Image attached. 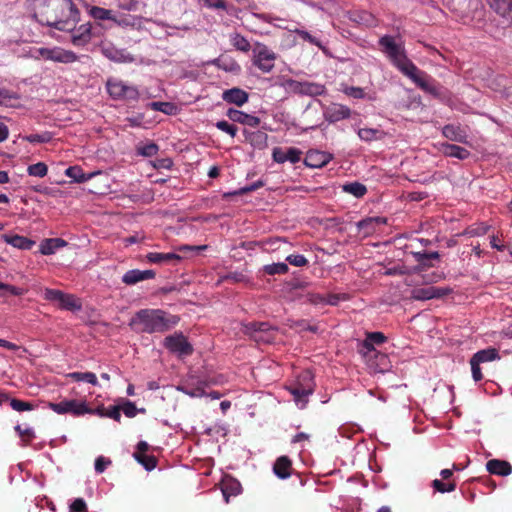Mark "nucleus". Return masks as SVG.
I'll return each mask as SVG.
<instances>
[{
    "mask_svg": "<svg viewBox=\"0 0 512 512\" xmlns=\"http://www.w3.org/2000/svg\"><path fill=\"white\" fill-rule=\"evenodd\" d=\"M79 11L72 0H44L39 13L43 25L65 31L78 20Z\"/></svg>",
    "mask_w": 512,
    "mask_h": 512,
    "instance_id": "f257e3e1",
    "label": "nucleus"
},
{
    "mask_svg": "<svg viewBox=\"0 0 512 512\" xmlns=\"http://www.w3.org/2000/svg\"><path fill=\"white\" fill-rule=\"evenodd\" d=\"M178 321L176 316L167 317L160 309H142L131 319L129 325L138 333L165 332Z\"/></svg>",
    "mask_w": 512,
    "mask_h": 512,
    "instance_id": "f03ea898",
    "label": "nucleus"
},
{
    "mask_svg": "<svg viewBox=\"0 0 512 512\" xmlns=\"http://www.w3.org/2000/svg\"><path fill=\"white\" fill-rule=\"evenodd\" d=\"M379 45L383 53L391 60V62L406 76L416 71L414 63L408 59L404 47L397 43L394 37L385 35L379 39Z\"/></svg>",
    "mask_w": 512,
    "mask_h": 512,
    "instance_id": "7ed1b4c3",
    "label": "nucleus"
},
{
    "mask_svg": "<svg viewBox=\"0 0 512 512\" xmlns=\"http://www.w3.org/2000/svg\"><path fill=\"white\" fill-rule=\"evenodd\" d=\"M379 45L383 53L391 60V62L406 76L416 71L414 63L408 59L404 47L397 43L394 37L385 35L379 39Z\"/></svg>",
    "mask_w": 512,
    "mask_h": 512,
    "instance_id": "20e7f679",
    "label": "nucleus"
},
{
    "mask_svg": "<svg viewBox=\"0 0 512 512\" xmlns=\"http://www.w3.org/2000/svg\"><path fill=\"white\" fill-rule=\"evenodd\" d=\"M276 332L277 328L267 322H253L244 326V333L259 344L272 343Z\"/></svg>",
    "mask_w": 512,
    "mask_h": 512,
    "instance_id": "39448f33",
    "label": "nucleus"
},
{
    "mask_svg": "<svg viewBox=\"0 0 512 512\" xmlns=\"http://www.w3.org/2000/svg\"><path fill=\"white\" fill-rule=\"evenodd\" d=\"M276 54L266 45L256 43L253 48V64L263 73H269L275 66Z\"/></svg>",
    "mask_w": 512,
    "mask_h": 512,
    "instance_id": "423d86ee",
    "label": "nucleus"
},
{
    "mask_svg": "<svg viewBox=\"0 0 512 512\" xmlns=\"http://www.w3.org/2000/svg\"><path fill=\"white\" fill-rule=\"evenodd\" d=\"M107 91L113 99H137L139 92L133 86H128L120 80L109 79Z\"/></svg>",
    "mask_w": 512,
    "mask_h": 512,
    "instance_id": "0eeeda50",
    "label": "nucleus"
},
{
    "mask_svg": "<svg viewBox=\"0 0 512 512\" xmlns=\"http://www.w3.org/2000/svg\"><path fill=\"white\" fill-rule=\"evenodd\" d=\"M165 347L172 353L177 354L180 357L188 356L193 353L192 345L182 335H171L164 340Z\"/></svg>",
    "mask_w": 512,
    "mask_h": 512,
    "instance_id": "6e6552de",
    "label": "nucleus"
},
{
    "mask_svg": "<svg viewBox=\"0 0 512 512\" xmlns=\"http://www.w3.org/2000/svg\"><path fill=\"white\" fill-rule=\"evenodd\" d=\"M49 407L58 414L73 413L74 415H83L91 412L84 403H78L76 400L49 403Z\"/></svg>",
    "mask_w": 512,
    "mask_h": 512,
    "instance_id": "1a4fd4ad",
    "label": "nucleus"
},
{
    "mask_svg": "<svg viewBox=\"0 0 512 512\" xmlns=\"http://www.w3.org/2000/svg\"><path fill=\"white\" fill-rule=\"evenodd\" d=\"M39 54L47 60H52L61 63H72L77 61L78 59V56L74 52L63 50L60 48H40Z\"/></svg>",
    "mask_w": 512,
    "mask_h": 512,
    "instance_id": "9d476101",
    "label": "nucleus"
},
{
    "mask_svg": "<svg viewBox=\"0 0 512 512\" xmlns=\"http://www.w3.org/2000/svg\"><path fill=\"white\" fill-rule=\"evenodd\" d=\"M302 152L294 147H290L287 151H284L280 147H275L272 152L273 160L277 163H284L289 161L291 163H297L300 161Z\"/></svg>",
    "mask_w": 512,
    "mask_h": 512,
    "instance_id": "9b49d317",
    "label": "nucleus"
},
{
    "mask_svg": "<svg viewBox=\"0 0 512 512\" xmlns=\"http://www.w3.org/2000/svg\"><path fill=\"white\" fill-rule=\"evenodd\" d=\"M226 115L231 121L250 127H257L261 122L259 117L247 114L234 108H229Z\"/></svg>",
    "mask_w": 512,
    "mask_h": 512,
    "instance_id": "f8f14e48",
    "label": "nucleus"
},
{
    "mask_svg": "<svg viewBox=\"0 0 512 512\" xmlns=\"http://www.w3.org/2000/svg\"><path fill=\"white\" fill-rule=\"evenodd\" d=\"M72 31L71 41L75 46H85L92 38V26L90 23L82 24Z\"/></svg>",
    "mask_w": 512,
    "mask_h": 512,
    "instance_id": "ddd939ff",
    "label": "nucleus"
},
{
    "mask_svg": "<svg viewBox=\"0 0 512 512\" xmlns=\"http://www.w3.org/2000/svg\"><path fill=\"white\" fill-rule=\"evenodd\" d=\"M350 115L351 110L347 106L341 104H332L324 113L325 119L330 123L347 119Z\"/></svg>",
    "mask_w": 512,
    "mask_h": 512,
    "instance_id": "4468645a",
    "label": "nucleus"
},
{
    "mask_svg": "<svg viewBox=\"0 0 512 512\" xmlns=\"http://www.w3.org/2000/svg\"><path fill=\"white\" fill-rule=\"evenodd\" d=\"M102 54L111 61L115 62H131L133 57L127 54L124 50L117 49L111 44L101 45Z\"/></svg>",
    "mask_w": 512,
    "mask_h": 512,
    "instance_id": "2eb2a0df",
    "label": "nucleus"
},
{
    "mask_svg": "<svg viewBox=\"0 0 512 512\" xmlns=\"http://www.w3.org/2000/svg\"><path fill=\"white\" fill-rule=\"evenodd\" d=\"M408 78H410L418 87H420L422 90H424L427 93H430L434 96L439 95L438 89L431 85L426 79H425V73L420 71L416 67V71L411 70V74L406 75Z\"/></svg>",
    "mask_w": 512,
    "mask_h": 512,
    "instance_id": "dca6fc26",
    "label": "nucleus"
},
{
    "mask_svg": "<svg viewBox=\"0 0 512 512\" xmlns=\"http://www.w3.org/2000/svg\"><path fill=\"white\" fill-rule=\"evenodd\" d=\"M249 98V94L240 89V88H231L228 90H225L222 94V99L231 104H235L237 106L244 105Z\"/></svg>",
    "mask_w": 512,
    "mask_h": 512,
    "instance_id": "f3484780",
    "label": "nucleus"
},
{
    "mask_svg": "<svg viewBox=\"0 0 512 512\" xmlns=\"http://www.w3.org/2000/svg\"><path fill=\"white\" fill-rule=\"evenodd\" d=\"M331 159V156L325 152L311 150L307 153L304 164L311 168H321L326 165Z\"/></svg>",
    "mask_w": 512,
    "mask_h": 512,
    "instance_id": "a211bd4d",
    "label": "nucleus"
},
{
    "mask_svg": "<svg viewBox=\"0 0 512 512\" xmlns=\"http://www.w3.org/2000/svg\"><path fill=\"white\" fill-rule=\"evenodd\" d=\"M486 469L489 473L508 476L512 473V466L509 462L499 459H491L486 463Z\"/></svg>",
    "mask_w": 512,
    "mask_h": 512,
    "instance_id": "6ab92c4d",
    "label": "nucleus"
},
{
    "mask_svg": "<svg viewBox=\"0 0 512 512\" xmlns=\"http://www.w3.org/2000/svg\"><path fill=\"white\" fill-rule=\"evenodd\" d=\"M155 277V272L153 270H129L127 271L122 281L127 285H133L136 284L139 281L146 280V279H153Z\"/></svg>",
    "mask_w": 512,
    "mask_h": 512,
    "instance_id": "aec40b11",
    "label": "nucleus"
},
{
    "mask_svg": "<svg viewBox=\"0 0 512 512\" xmlns=\"http://www.w3.org/2000/svg\"><path fill=\"white\" fill-rule=\"evenodd\" d=\"M1 239L7 244L12 245L15 248L22 250H30L34 245L35 241L20 235H1Z\"/></svg>",
    "mask_w": 512,
    "mask_h": 512,
    "instance_id": "412c9836",
    "label": "nucleus"
},
{
    "mask_svg": "<svg viewBox=\"0 0 512 512\" xmlns=\"http://www.w3.org/2000/svg\"><path fill=\"white\" fill-rule=\"evenodd\" d=\"M292 471V461L288 456H280L274 463L273 472L280 479L290 477Z\"/></svg>",
    "mask_w": 512,
    "mask_h": 512,
    "instance_id": "4be33fe9",
    "label": "nucleus"
},
{
    "mask_svg": "<svg viewBox=\"0 0 512 512\" xmlns=\"http://www.w3.org/2000/svg\"><path fill=\"white\" fill-rule=\"evenodd\" d=\"M290 393L293 395L294 400L297 404H301V407H305L308 402V397L313 393V387H304L301 384H297L294 387L289 388Z\"/></svg>",
    "mask_w": 512,
    "mask_h": 512,
    "instance_id": "5701e85b",
    "label": "nucleus"
},
{
    "mask_svg": "<svg viewBox=\"0 0 512 512\" xmlns=\"http://www.w3.org/2000/svg\"><path fill=\"white\" fill-rule=\"evenodd\" d=\"M385 223H386V218L368 217V218H365V219L357 222L356 226L359 231H363L364 234L367 236V235L374 233L377 226H379L381 224H385Z\"/></svg>",
    "mask_w": 512,
    "mask_h": 512,
    "instance_id": "b1692460",
    "label": "nucleus"
},
{
    "mask_svg": "<svg viewBox=\"0 0 512 512\" xmlns=\"http://www.w3.org/2000/svg\"><path fill=\"white\" fill-rule=\"evenodd\" d=\"M442 152L445 156L459 160L467 159L470 156V152L466 148L448 143L442 144Z\"/></svg>",
    "mask_w": 512,
    "mask_h": 512,
    "instance_id": "393cba45",
    "label": "nucleus"
},
{
    "mask_svg": "<svg viewBox=\"0 0 512 512\" xmlns=\"http://www.w3.org/2000/svg\"><path fill=\"white\" fill-rule=\"evenodd\" d=\"M66 244V241L61 238L45 239L40 244V252L43 255H51L58 248L64 247Z\"/></svg>",
    "mask_w": 512,
    "mask_h": 512,
    "instance_id": "a878e982",
    "label": "nucleus"
},
{
    "mask_svg": "<svg viewBox=\"0 0 512 512\" xmlns=\"http://www.w3.org/2000/svg\"><path fill=\"white\" fill-rule=\"evenodd\" d=\"M347 16L350 21H353V22L361 24V25H365V26L375 25L374 16L367 11L348 12Z\"/></svg>",
    "mask_w": 512,
    "mask_h": 512,
    "instance_id": "bb28decb",
    "label": "nucleus"
},
{
    "mask_svg": "<svg viewBox=\"0 0 512 512\" xmlns=\"http://www.w3.org/2000/svg\"><path fill=\"white\" fill-rule=\"evenodd\" d=\"M147 260L151 263L160 264L163 262H180L182 260V257L179 254L176 253H158V252H151L148 253L146 256Z\"/></svg>",
    "mask_w": 512,
    "mask_h": 512,
    "instance_id": "cd10ccee",
    "label": "nucleus"
},
{
    "mask_svg": "<svg viewBox=\"0 0 512 512\" xmlns=\"http://www.w3.org/2000/svg\"><path fill=\"white\" fill-rule=\"evenodd\" d=\"M490 6L502 17L512 18V0H490Z\"/></svg>",
    "mask_w": 512,
    "mask_h": 512,
    "instance_id": "c85d7f7f",
    "label": "nucleus"
},
{
    "mask_svg": "<svg viewBox=\"0 0 512 512\" xmlns=\"http://www.w3.org/2000/svg\"><path fill=\"white\" fill-rule=\"evenodd\" d=\"M246 133V140L253 146L259 149L267 147L268 135L263 131H254Z\"/></svg>",
    "mask_w": 512,
    "mask_h": 512,
    "instance_id": "c756f323",
    "label": "nucleus"
},
{
    "mask_svg": "<svg viewBox=\"0 0 512 512\" xmlns=\"http://www.w3.org/2000/svg\"><path fill=\"white\" fill-rule=\"evenodd\" d=\"M325 92H326V87L323 84L304 81L301 95H307V96L314 97V96L323 95Z\"/></svg>",
    "mask_w": 512,
    "mask_h": 512,
    "instance_id": "7c9ffc66",
    "label": "nucleus"
},
{
    "mask_svg": "<svg viewBox=\"0 0 512 512\" xmlns=\"http://www.w3.org/2000/svg\"><path fill=\"white\" fill-rule=\"evenodd\" d=\"M59 306L62 309L77 311L80 310L82 305L74 295L62 293V297L59 301Z\"/></svg>",
    "mask_w": 512,
    "mask_h": 512,
    "instance_id": "2f4dec72",
    "label": "nucleus"
},
{
    "mask_svg": "<svg viewBox=\"0 0 512 512\" xmlns=\"http://www.w3.org/2000/svg\"><path fill=\"white\" fill-rule=\"evenodd\" d=\"M222 494L225 501L228 503L231 496L238 495L241 491L239 482L234 480H228L222 483Z\"/></svg>",
    "mask_w": 512,
    "mask_h": 512,
    "instance_id": "473e14b6",
    "label": "nucleus"
},
{
    "mask_svg": "<svg viewBox=\"0 0 512 512\" xmlns=\"http://www.w3.org/2000/svg\"><path fill=\"white\" fill-rule=\"evenodd\" d=\"M134 459L140 463L147 471L153 470L157 465V459L153 455H146L145 453L134 452Z\"/></svg>",
    "mask_w": 512,
    "mask_h": 512,
    "instance_id": "72a5a7b5",
    "label": "nucleus"
},
{
    "mask_svg": "<svg viewBox=\"0 0 512 512\" xmlns=\"http://www.w3.org/2000/svg\"><path fill=\"white\" fill-rule=\"evenodd\" d=\"M472 358L479 363H484L488 361H493L499 358V353L495 348H488L484 350H480L475 353Z\"/></svg>",
    "mask_w": 512,
    "mask_h": 512,
    "instance_id": "f704fd0d",
    "label": "nucleus"
},
{
    "mask_svg": "<svg viewBox=\"0 0 512 512\" xmlns=\"http://www.w3.org/2000/svg\"><path fill=\"white\" fill-rule=\"evenodd\" d=\"M368 364L376 371V372H384L388 366V357L387 355L377 352V355L372 357V360L368 362Z\"/></svg>",
    "mask_w": 512,
    "mask_h": 512,
    "instance_id": "c9c22d12",
    "label": "nucleus"
},
{
    "mask_svg": "<svg viewBox=\"0 0 512 512\" xmlns=\"http://www.w3.org/2000/svg\"><path fill=\"white\" fill-rule=\"evenodd\" d=\"M67 376L77 382L86 381L93 386H96L98 384L97 377L92 372H72L69 373Z\"/></svg>",
    "mask_w": 512,
    "mask_h": 512,
    "instance_id": "e433bc0d",
    "label": "nucleus"
},
{
    "mask_svg": "<svg viewBox=\"0 0 512 512\" xmlns=\"http://www.w3.org/2000/svg\"><path fill=\"white\" fill-rule=\"evenodd\" d=\"M342 188H343V191L350 193L357 198L363 197L367 192L366 186L359 182L345 184V185H343Z\"/></svg>",
    "mask_w": 512,
    "mask_h": 512,
    "instance_id": "4c0bfd02",
    "label": "nucleus"
},
{
    "mask_svg": "<svg viewBox=\"0 0 512 512\" xmlns=\"http://www.w3.org/2000/svg\"><path fill=\"white\" fill-rule=\"evenodd\" d=\"M149 107L154 111H160L167 115H172L175 113L177 107L171 102H161L155 101L149 104Z\"/></svg>",
    "mask_w": 512,
    "mask_h": 512,
    "instance_id": "58836bf2",
    "label": "nucleus"
},
{
    "mask_svg": "<svg viewBox=\"0 0 512 512\" xmlns=\"http://www.w3.org/2000/svg\"><path fill=\"white\" fill-rule=\"evenodd\" d=\"M203 386H204V383L200 382L198 386L193 387V388H189L186 385H178L176 387V389L178 391L185 393L186 395H188L190 397H203L206 395Z\"/></svg>",
    "mask_w": 512,
    "mask_h": 512,
    "instance_id": "ea45409f",
    "label": "nucleus"
},
{
    "mask_svg": "<svg viewBox=\"0 0 512 512\" xmlns=\"http://www.w3.org/2000/svg\"><path fill=\"white\" fill-rule=\"evenodd\" d=\"M433 286L425 288H415L411 291V298L414 300H429L433 299Z\"/></svg>",
    "mask_w": 512,
    "mask_h": 512,
    "instance_id": "a19ab883",
    "label": "nucleus"
},
{
    "mask_svg": "<svg viewBox=\"0 0 512 512\" xmlns=\"http://www.w3.org/2000/svg\"><path fill=\"white\" fill-rule=\"evenodd\" d=\"M231 42L237 50L242 52H248L251 48L249 41L239 33L231 35Z\"/></svg>",
    "mask_w": 512,
    "mask_h": 512,
    "instance_id": "79ce46f5",
    "label": "nucleus"
},
{
    "mask_svg": "<svg viewBox=\"0 0 512 512\" xmlns=\"http://www.w3.org/2000/svg\"><path fill=\"white\" fill-rule=\"evenodd\" d=\"M65 174L72 178L75 182L77 183H83L85 181H87L91 176H86L83 172H82V169L78 166H71V167H68L65 171Z\"/></svg>",
    "mask_w": 512,
    "mask_h": 512,
    "instance_id": "37998d69",
    "label": "nucleus"
},
{
    "mask_svg": "<svg viewBox=\"0 0 512 512\" xmlns=\"http://www.w3.org/2000/svg\"><path fill=\"white\" fill-rule=\"evenodd\" d=\"M27 172L30 176L42 178L47 175L48 167L45 163L38 162L36 164L28 166Z\"/></svg>",
    "mask_w": 512,
    "mask_h": 512,
    "instance_id": "c03bdc74",
    "label": "nucleus"
},
{
    "mask_svg": "<svg viewBox=\"0 0 512 512\" xmlns=\"http://www.w3.org/2000/svg\"><path fill=\"white\" fill-rule=\"evenodd\" d=\"M382 132L378 129L373 128H362L358 131V136L364 141H372L379 139Z\"/></svg>",
    "mask_w": 512,
    "mask_h": 512,
    "instance_id": "a18cd8bd",
    "label": "nucleus"
},
{
    "mask_svg": "<svg viewBox=\"0 0 512 512\" xmlns=\"http://www.w3.org/2000/svg\"><path fill=\"white\" fill-rule=\"evenodd\" d=\"M288 265L283 262L265 265L263 270L268 275L285 274L288 271Z\"/></svg>",
    "mask_w": 512,
    "mask_h": 512,
    "instance_id": "49530a36",
    "label": "nucleus"
},
{
    "mask_svg": "<svg viewBox=\"0 0 512 512\" xmlns=\"http://www.w3.org/2000/svg\"><path fill=\"white\" fill-rule=\"evenodd\" d=\"M90 14L94 19L97 20H109L113 19V14L111 10L102 8V7H92L90 10Z\"/></svg>",
    "mask_w": 512,
    "mask_h": 512,
    "instance_id": "de8ad7c7",
    "label": "nucleus"
},
{
    "mask_svg": "<svg viewBox=\"0 0 512 512\" xmlns=\"http://www.w3.org/2000/svg\"><path fill=\"white\" fill-rule=\"evenodd\" d=\"M120 411H123L125 416L132 418V417L136 416L137 412L144 413L145 409L144 408L137 409V407L135 406V404L133 402L126 400L122 405H120Z\"/></svg>",
    "mask_w": 512,
    "mask_h": 512,
    "instance_id": "09e8293b",
    "label": "nucleus"
},
{
    "mask_svg": "<svg viewBox=\"0 0 512 512\" xmlns=\"http://www.w3.org/2000/svg\"><path fill=\"white\" fill-rule=\"evenodd\" d=\"M432 487L435 491L440 493L452 492L456 489L455 482L444 483L439 479H435L432 481Z\"/></svg>",
    "mask_w": 512,
    "mask_h": 512,
    "instance_id": "8fccbe9b",
    "label": "nucleus"
},
{
    "mask_svg": "<svg viewBox=\"0 0 512 512\" xmlns=\"http://www.w3.org/2000/svg\"><path fill=\"white\" fill-rule=\"evenodd\" d=\"M7 294L20 296L24 294V290L22 288L0 282V296L3 297Z\"/></svg>",
    "mask_w": 512,
    "mask_h": 512,
    "instance_id": "3c124183",
    "label": "nucleus"
},
{
    "mask_svg": "<svg viewBox=\"0 0 512 512\" xmlns=\"http://www.w3.org/2000/svg\"><path fill=\"white\" fill-rule=\"evenodd\" d=\"M488 229H489L488 225H486L485 223H479V224L468 227L465 230L464 234L472 236V237L481 236V235L486 234Z\"/></svg>",
    "mask_w": 512,
    "mask_h": 512,
    "instance_id": "603ef678",
    "label": "nucleus"
},
{
    "mask_svg": "<svg viewBox=\"0 0 512 512\" xmlns=\"http://www.w3.org/2000/svg\"><path fill=\"white\" fill-rule=\"evenodd\" d=\"M30 143H47L51 141L52 134L50 132H44L42 134H31L23 138Z\"/></svg>",
    "mask_w": 512,
    "mask_h": 512,
    "instance_id": "864d4df0",
    "label": "nucleus"
},
{
    "mask_svg": "<svg viewBox=\"0 0 512 512\" xmlns=\"http://www.w3.org/2000/svg\"><path fill=\"white\" fill-rule=\"evenodd\" d=\"M284 88L294 94L301 95V91L303 88V82L293 80V79H287L283 83Z\"/></svg>",
    "mask_w": 512,
    "mask_h": 512,
    "instance_id": "5fc2aeb1",
    "label": "nucleus"
},
{
    "mask_svg": "<svg viewBox=\"0 0 512 512\" xmlns=\"http://www.w3.org/2000/svg\"><path fill=\"white\" fill-rule=\"evenodd\" d=\"M264 185V182L261 181V180H258L257 182L249 185V186H245L243 188H240L239 190L237 191H234V192H229V193H225L224 194V197H229V196H232V195H242V194H246L248 192H251V191H254L260 187H262Z\"/></svg>",
    "mask_w": 512,
    "mask_h": 512,
    "instance_id": "6e6d98bb",
    "label": "nucleus"
},
{
    "mask_svg": "<svg viewBox=\"0 0 512 512\" xmlns=\"http://www.w3.org/2000/svg\"><path fill=\"white\" fill-rule=\"evenodd\" d=\"M377 350L374 348L373 343L366 338L362 344L361 353L367 358V362L372 360L374 355H377Z\"/></svg>",
    "mask_w": 512,
    "mask_h": 512,
    "instance_id": "4d7b16f0",
    "label": "nucleus"
},
{
    "mask_svg": "<svg viewBox=\"0 0 512 512\" xmlns=\"http://www.w3.org/2000/svg\"><path fill=\"white\" fill-rule=\"evenodd\" d=\"M8 401H10V406L12 407V409L18 412L30 411L33 409V405L29 402H25L15 398L9 399Z\"/></svg>",
    "mask_w": 512,
    "mask_h": 512,
    "instance_id": "13d9d810",
    "label": "nucleus"
},
{
    "mask_svg": "<svg viewBox=\"0 0 512 512\" xmlns=\"http://www.w3.org/2000/svg\"><path fill=\"white\" fill-rule=\"evenodd\" d=\"M215 126L223 131V132H226L227 134H229L231 137H235L236 134H237V127L233 124H230L228 123L227 121L225 120H221V121H218Z\"/></svg>",
    "mask_w": 512,
    "mask_h": 512,
    "instance_id": "bf43d9fd",
    "label": "nucleus"
},
{
    "mask_svg": "<svg viewBox=\"0 0 512 512\" xmlns=\"http://www.w3.org/2000/svg\"><path fill=\"white\" fill-rule=\"evenodd\" d=\"M458 129L453 125H446L443 128V134L445 137H447L450 140L453 141H461L462 136L458 133Z\"/></svg>",
    "mask_w": 512,
    "mask_h": 512,
    "instance_id": "052dcab7",
    "label": "nucleus"
},
{
    "mask_svg": "<svg viewBox=\"0 0 512 512\" xmlns=\"http://www.w3.org/2000/svg\"><path fill=\"white\" fill-rule=\"evenodd\" d=\"M102 417H108L111 418L117 422H120L121 420V411H120V405L111 406L109 407L105 413H101Z\"/></svg>",
    "mask_w": 512,
    "mask_h": 512,
    "instance_id": "680f3d73",
    "label": "nucleus"
},
{
    "mask_svg": "<svg viewBox=\"0 0 512 512\" xmlns=\"http://www.w3.org/2000/svg\"><path fill=\"white\" fill-rule=\"evenodd\" d=\"M296 33L305 41H308L310 42L311 44H314L316 46H318L320 49H322L323 51H325V47L321 44V42L315 38L314 36H312L310 33H308L307 31H304V30H296Z\"/></svg>",
    "mask_w": 512,
    "mask_h": 512,
    "instance_id": "e2e57ef3",
    "label": "nucleus"
},
{
    "mask_svg": "<svg viewBox=\"0 0 512 512\" xmlns=\"http://www.w3.org/2000/svg\"><path fill=\"white\" fill-rule=\"evenodd\" d=\"M470 365H471V371H472V377L473 379L478 382L482 380L483 375L480 368V363L474 360L473 358L470 359Z\"/></svg>",
    "mask_w": 512,
    "mask_h": 512,
    "instance_id": "0e129e2a",
    "label": "nucleus"
},
{
    "mask_svg": "<svg viewBox=\"0 0 512 512\" xmlns=\"http://www.w3.org/2000/svg\"><path fill=\"white\" fill-rule=\"evenodd\" d=\"M17 100L19 96L16 93H13L7 89H0V104H6L10 100Z\"/></svg>",
    "mask_w": 512,
    "mask_h": 512,
    "instance_id": "69168bd1",
    "label": "nucleus"
},
{
    "mask_svg": "<svg viewBox=\"0 0 512 512\" xmlns=\"http://www.w3.org/2000/svg\"><path fill=\"white\" fill-rule=\"evenodd\" d=\"M70 512H87V506L82 498L75 499L70 505Z\"/></svg>",
    "mask_w": 512,
    "mask_h": 512,
    "instance_id": "338daca9",
    "label": "nucleus"
},
{
    "mask_svg": "<svg viewBox=\"0 0 512 512\" xmlns=\"http://www.w3.org/2000/svg\"><path fill=\"white\" fill-rule=\"evenodd\" d=\"M286 260L294 266L301 267L307 264V259L303 255H289Z\"/></svg>",
    "mask_w": 512,
    "mask_h": 512,
    "instance_id": "774afa93",
    "label": "nucleus"
}]
</instances>
